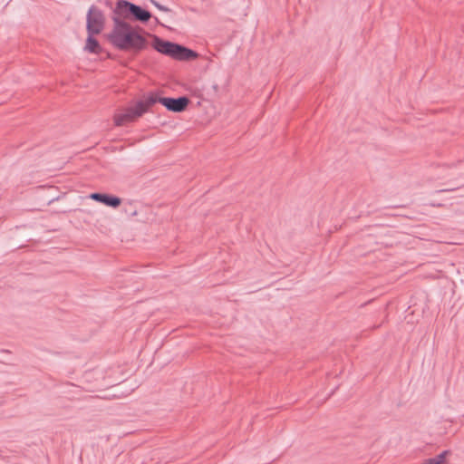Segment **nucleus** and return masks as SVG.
I'll use <instances>...</instances> for the list:
<instances>
[{
    "instance_id": "obj_1",
    "label": "nucleus",
    "mask_w": 464,
    "mask_h": 464,
    "mask_svg": "<svg viewBox=\"0 0 464 464\" xmlns=\"http://www.w3.org/2000/svg\"><path fill=\"white\" fill-rule=\"evenodd\" d=\"M108 41L118 50L138 53L148 46L147 39L129 23L113 18V28L107 35Z\"/></svg>"
},
{
    "instance_id": "obj_2",
    "label": "nucleus",
    "mask_w": 464,
    "mask_h": 464,
    "mask_svg": "<svg viewBox=\"0 0 464 464\" xmlns=\"http://www.w3.org/2000/svg\"><path fill=\"white\" fill-rule=\"evenodd\" d=\"M157 103L161 104L169 111L182 112L188 107L189 99L186 96L171 98L159 97L157 94H150L136 103L132 113H119L114 114L113 116H141L146 112H154V111L150 109L153 108Z\"/></svg>"
},
{
    "instance_id": "obj_3",
    "label": "nucleus",
    "mask_w": 464,
    "mask_h": 464,
    "mask_svg": "<svg viewBox=\"0 0 464 464\" xmlns=\"http://www.w3.org/2000/svg\"><path fill=\"white\" fill-rule=\"evenodd\" d=\"M153 37V48L164 54L178 61H192L198 57V53L181 44L161 39L157 35Z\"/></svg>"
},
{
    "instance_id": "obj_4",
    "label": "nucleus",
    "mask_w": 464,
    "mask_h": 464,
    "mask_svg": "<svg viewBox=\"0 0 464 464\" xmlns=\"http://www.w3.org/2000/svg\"><path fill=\"white\" fill-rule=\"evenodd\" d=\"M105 18L103 13L95 5L89 8L86 17L87 33L101 34L104 28Z\"/></svg>"
},
{
    "instance_id": "obj_5",
    "label": "nucleus",
    "mask_w": 464,
    "mask_h": 464,
    "mask_svg": "<svg viewBox=\"0 0 464 464\" xmlns=\"http://www.w3.org/2000/svg\"><path fill=\"white\" fill-rule=\"evenodd\" d=\"M134 5L135 4L127 0H119L113 10L112 19L116 18L124 21V19L131 18Z\"/></svg>"
},
{
    "instance_id": "obj_6",
    "label": "nucleus",
    "mask_w": 464,
    "mask_h": 464,
    "mask_svg": "<svg viewBox=\"0 0 464 464\" xmlns=\"http://www.w3.org/2000/svg\"><path fill=\"white\" fill-rule=\"evenodd\" d=\"M91 198L112 208H117L121 205L120 198L107 194L92 193Z\"/></svg>"
},
{
    "instance_id": "obj_7",
    "label": "nucleus",
    "mask_w": 464,
    "mask_h": 464,
    "mask_svg": "<svg viewBox=\"0 0 464 464\" xmlns=\"http://www.w3.org/2000/svg\"><path fill=\"white\" fill-rule=\"evenodd\" d=\"M88 36L86 39L84 50L91 53L100 54L102 51L99 42L94 38L96 34L87 33Z\"/></svg>"
},
{
    "instance_id": "obj_8",
    "label": "nucleus",
    "mask_w": 464,
    "mask_h": 464,
    "mask_svg": "<svg viewBox=\"0 0 464 464\" xmlns=\"http://www.w3.org/2000/svg\"><path fill=\"white\" fill-rule=\"evenodd\" d=\"M150 18L151 14L150 11L142 8L140 5H134L131 19L141 23H147Z\"/></svg>"
},
{
    "instance_id": "obj_9",
    "label": "nucleus",
    "mask_w": 464,
    "mask_h": 464,
    "mask_svg": "<svg viewBox=\"0 0 464 464\" xmlns=\"http://www.w3.org/2000/svg\"><path fill=\"white\" fill-rule=\"evenodd\" d=\"M135 118H123V117H121V118H114L115 120V125L116 126H121L123 124H125V122L127 121H131L132 120H134Z\"/></svg>"
},
{
    "instance_id": "obj_10",
    "label": "nucleus",
    "mask_w": 464,
    "mask_h": 464,
    "mask_svg": "<svg viewBox=\"0 0 464 464\" xmlns=\"http://www.w3.org/2000/svg\"><path fill=\"white\" fill-rule=\"evenodd\" d=\"M151 3L153 4V5L158 8L159 10L160 11H163V12H169L170 9L168 8L167 6L165 5H160L159 2L155 1V0H151Z\"/></svg>"
},
{
    "instance_id": "obj_11",
    "label": "nucleus",
    "mask_w": 464,
    "mask_h": 464,
    "mask_svg": "<svg viewBox=\"0 0 464 464\" xmlns=\"http://www.w3.org/2000/svg\"><path fill=\"white\" fill-rule=\"evenodd\" d=\"M178 118H172V121H169L168 124L166 122H162L161 125L165 129H171L173 127H176L178 125V122H176V120Z\"/></svg>"
},
{
    "instance_id": "obj_12",
    "label": "nucleus",
    "mask_w": 464,
    "mask_h": 464,
    "mask_svg": "<svg viewBox=\"0 0 464 464\" xmlns=\"http://www.w3.org/2000/svg\"><path fill=\"white\" fill-rule=\"evenodd\" d=\"M463 162V160H458L456 162H451V163H448L446 164V166L450 169L451 168H457L458 165L461 164Z\"/></svg>"
},
{
    "instance_id": "obj_13",
    "label": "nucleus",
    "mask_w": 464,
    "mask_h": 464,
    "mask_svg": "<svg viewBox=\"0 0 464 464\" xmlns=\"http://www.w3.org/2000/svg\"><path fill=\"white\" fill-rule=\"evenodd\" d=\"M454 189H455V188L440 189V190H439V192L452 191V190H454Z\"/></svg>"
},
{
    "instance_id": "obj_14",
    "label": "nucleus",
    "mask_w": 464,
    "mask_h": 464,
    "mask_svg": "<svg viewBox=\"0 0 464 464\" xmlns=\"http://www.w3.org/2000/svg\"><path fill=\"white\" fill-rule=\"evenodd\" d=\"M431 112H433V113H442L443 111L441 109L440 110H434Z\"/></svg>"
},
{
    "instance_id": "obj_15",
    "label": "nucleus",
    "mask_w": 464,
    "mask_h": 464,
    "mask_svg": "<svg viewBox=\"0 0 464 464\" xmlns=\"http://www.w3.org/2000/svg\"><path fill=\"white\" fill-rule=\"evenodd\" d=\"M461 171L464 173V169H462Z\"/></svg>"
}]
</instances>
